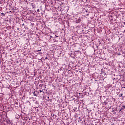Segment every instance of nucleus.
Instances as JSON below:
<instances>
[{
    "label": "nucleus",
    "instance_id": "6e6552de",
    "mask_svg": "<svg viewBox=\"0 0 125 125\" xmlns=\"http://www.w3.org/2000/svg\"><path fill=\"white\" fill-rule=\"evenodd\" d=\"M38 52L42 51V50H41V49H40V50H38L37 51V52H38Z\"/></svg>",
    "mask_w": 125,
    "mask_h": 125
},
{
    "label": "nucleus",
    "instance_id": "2eb2a0df",
    "mask_svg": "<svg viewBox=\"0 0 125 125\" xmlns=\"http://www.w3.org/2000/svg\"><path fill=\"white\" fill-rule=\"evenodd\" d=\"M40 92H42V90H40Z\"/></svg>",
    "mask_w": 125,
    "mask_h": 125
},
{
    "label": "nucleus",
    "instance_id": "39448f33",
    "mask_svg": "<svg viewBox=\"0 0 125 125\" xmlns=\"http://www.w3.org/2000/svg\"><path fill=\"white\" fill-rule=\"evenodd\" d=\"M27 103H29V105L31 106V102H30L29 101H27Z\"/></svg>",
    "mask_w": 125,
    "mask_h": 125
},
{
    "label": "nucleus",
    "instance_id": "9d476101",
    "mask_svg": "<svg viewBox=\"0 0 125 125\" xmlns=\"http://www.w3.org/2000/svg\"><path fill=\"white\" fill-rule=\"evenodd\" d=\"M122 107H123V108L124 109H125V105H123Z\"/></svg>",
    "mask_w": 125,
    "mask_h": 125
},
{
    "label": "nucleus",
    "instance_id": "1a4fd4ad",
    "mask_svg": "<svg viewBox=\"0 0 125 125\" xmlns=\"http://www.w3.org/2000/svg\"><path fill=\"white\" fill-rule=\"evenodd\" d=\"M37 12H40V9H37Z\"/></svg>",
    "mask_w": 125,
    "mask_h": 125
},
{
    "label": "nucleus",
    "instance_id": "0eeeda50",
    "mask_svg": "<svg viewBox=\"0 0 125 125\" xmlns=\"http://www.w3.org/2000/svg\"><path fill=\"white\" fill-rule=\"evenodd\" d=\"M33 94L35 96H37V94H35V92L33 93Z\"/></svg>",
    "mask_w": 125,
    "mask_h": 125
},
{
    "label": "nucleus",
    "instance_id": "a211bd4d",
    "mask_svg": "<svg viewBox=\"0 0 125 125\" xmlns=\"http://www.w3.org/2000/svg\"><path fill=\"white\" fill-rule=\"evenodd\" d=\"M84 93H85V94H86V92H84Z\"/></svg>",
    "mask_w": 125,
    "mask_h": 125
},
{
    "label": "nucleus",
    "instance_id": "f8f14e48",
    "mask_svg": "<svg viewBox=\"0 0 125 125\" xmlns=\"http://www.w3.org/2000/svg\"><path fill=\"white\" fill-rule=\"evenodd\" d=\"M77 94L78 95V94H79V95H81V93H78V92H77Z\"/></svg>",
    "mask_w": 125,
    "mask_h": 125
},
{
    "label": "nucleus",
    "instance_id": "20e7f679",
    "mask_svg": "<svg viewBox=\"0 0 125 125\" xmlns=\"http://www.w3.org/2000/svg\"><path fill=\"white\" fill-rule=\"evenodd\" d=\"M122 96H123V94H120L119 97H122Z\"/></svg>",
    "mask_w": 125,
    "mask_h": 125
},
{
    "label": "nucleus",
    "instance_id": "f03ea898",
    "mask_svg": "<svg viewBox=\"0 0 125 125\" xmlns=\"http://www.w3.org/2000/svg\"><path fill=\"white\" fill-rule=\"evenodd\" d=\"M104 103L105 105H107V104H108V102H107L106 101H104Z\"/></svg>",
    "mask_w": 125,
    "mask_h": 125
},
{
    "label": "nucleus",
    "instance_id": "6ab92c4d",
    "mask_svg": "<svg viewBox=\"0 0 125 125\" xmlns=\"http://www.w3.org/2000/svg\"><path fill=\"white\" fill-rule=\"evenodd\" d=\"M84 93H85V94H86V92H84Z\"/></svg>",
    "mask_w": 125,
    "mask_h": 125
},
{
    "label": "nucleus",
    "instance_id": "7ed1b4c3",
    "mask_svg": "<svg viewBox=\"0 0 125 125\" xmlns=\"http://www.w3.org/2000/svg\"><path fill=\"white\" fill-rule=\"evenodd\" d=\"M8 124H9V125H12V123H11V122H10V121H8Z\"/></svg>",
    "mask_w": 125,
    "mask_h": 125
},
{
    "label": "nucleus",
    "instance_id": "dca6fc26",
    "mask_svg": "<svg viewBox=\"0 0 125 125\" xmlns=\"http://www.w3.org/2000/svg\"><path fill=\"white\" fill-rule=\"evenodd\" d=\"M76 109H77V108H74V111H76Z\"/></svg>",
    "mask_w": 125,
    "mask_h": 125
},
{
    "label": "nucleus",
    "instance_id": "9b49d317",
    "mask_svg": "<svg viewBox=\"0 0 125 125\" xmlns=\"http://www.w3.org/2000/svg\"><path fill=\"white\" fill-rule=\"evenodd\" d=\"M55 36L56 37V38H58V36H57L56 34L55 35Z\"/></svg>",
    "mask_w": 125,
    "mask_h": 125
},
{
    "label": "nucleus",
    "instance_id": "4468645a",
    "mask_svg": "<svg viewBox=\"0 0 125 125\" xmlns=\"http://www.w3.org/2000/svg\"><path fill=\"white\" fill-rule=\"evenodd\" d=\"M85 11L86 12H88V10H86Z\"/></svg>",
    "mask_w": 125,
    "mask_h": 125
},
{
    "label": "nucleus",
    "instance_id": "f3484780",
    "mask_svg": "<svg viewBox=\"0 0 125 125\" xmlns=\"http://www.w3.org/2000/svg\"><path fill=\"white\" fill-rule=\"evenodd\" d=\"M1 14L2 15H5V14H4V13H1Z\"/></svg>",
    "mask_w": 125,
    "mask_h": 125
},
{
    "label": "nucleus",
    "instance_id": "f257e3e1",
    "mask_svg": "<svg viewBox=\"0 0 125 125\" xmlns=\"http://www.w3.org/2000/svg\"><path fill=\"white\" fill-rule=\"evenodd\" d=\"M76 24H79L81 22V18H78L75 21Z\"/></svg>",
    "mask_w": 125,
    "mask_h": 125
},
{
    "label": "nucleus",
    "instance_id": "ddd939ff",
    "mask_svg": "<svg viewBox=\"0 0 125 125\" xmlns=\"http://www.w3.org/2000/svg\"><path fill=\"white\" fill-rule=\"evenodd\" d=\"M121 111H123V108H121V109L120 110L119 112H121Z\"/></svg>",
    "mask_w": 125,
    "mask_h": 125
},
{
    "label": "nucleus",
    "instance_id": "423d86ee",
    "mask_svg": "<svg viewBox=\"0 0 125 125\" xmlns=\"http://www.w3.org/2000/svg\"><path fill=\"white\" fill-rule=\"evenodd\" d=\"M104 76H107V73H106V72H104Z\"/></svg>",
    "mask_w": 125,
    "mask_h": 125
}]
</instances>
